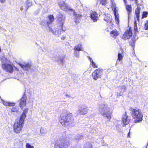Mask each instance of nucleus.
Masks as SVG:
<instances>
[{
    "label": "nucleus",
    "instance_id": "0eeeda50",
    "mask_svg": "<svg viewBox=\"0 0 148 148\" xmlns=\"http://www.w3.org/2000/svg\"><path fill=\"white\" fill-rule=\"evenodd\" d=\"M132 35V29L130 27L128 29H127L123 34L122 38L124 40H128L130 39Z\"/></svg>",
    "mask_w": 148,
    "mask_h": 148
},
{
    "label": "nucleus",
    "instance_id": "9b49d317",
    "mask_svg": "<svg viewBox=\"0 0 148 148\" xmlns=\"http://www.w3.org/2000/svg\"><path fill=\"white\" fill-rule=\"evenodd\" d=\"M18 64L24 70L26 71L28 70L29 69H30L31 66V64L29 63H25L23 64L19 63Z\"/></svg>",
    "mask_w": 148,
    "mask_h": 148
},
{
    "label": "nucleus",
    "instance_id": "c9c22d12",
    "mask_svg": "<svg viewBox=\"0 0 148 148\" xmlns=\"http://www.w3.org/2000/svg\"><path fill=\"white\" fill-rule=\"evenodd\" d=\"M126 89V86L125 85H123L121 86V90H123L124 91Z\"/></svg>",
    "mask_w": 148,
    "mask_h": 148
},
{
    "label": "nucleus",
    "instance_id": "dca6fc26",
    "mask_svg": "<svg viewBox=\"0 0 148 148\" xmlns=\"http://www.w3.org/2000/svg\"><path fill=\"white\" fill-rule=\"evenodd\" d=\"M140 11V7H137L135 10V15L138 22L139 21V16Z\"/></svg>",
    "mask_w": 148,
    "mask_h": 148
},
{
    "label": "nucleus",
    "instance_id": "a211bd4d",
    "mask_svg": "<svg viewBox=\"0 0 148 148\" xmlns=\"http://www.w3.org/2000/svg\"><path fill=\"white\" fill-rule=\"evenodd\" d=\"M28 111V109L27 108H26L24 109L23 110V112L21 114L20 118L24 120L25 119L26 117V114H27Z\"/></svg>",
    "mask_w": 148,
    "mask_h": 148
},
{
    "label": "nucleus",
    "instance_id": "20e7f679",
    "mask_svg": "<svg viewBox=\"0 0 148 148\" xmlns=\"http://www.w3.org/2000/svg\"><path fill=\"white\" fill-rule=\"evenodd\" d=\"M64 138H60L59 141L56 142L54 145L53 148H66L70 145L69 141L65 142Z\"/></svg>",
    "mask_w": 148,
    "mask_h": 148
},
{
    "label": "nucleus",
    "instance_id": "58836bf2",
    "mask_svg": "<svg viewBox=\"0 0 148 148\" xmlns=\"http://www.w3.org/2000/svg\"><path fill=\"white\" fill-rule=\"evenodd\" d=\"M66 38V37L65 36H63L61 38V39L62 40H64Z\"/></svg>",
    "mask_w": 148,
    "mask_h": 148
},
{
    "label": "nucleus",
    "instance_id": "bb28decb",
    "mask_svg": "<svg viewBox=\"0 0 148 148\" xmlns=\"http://www.w3.org/2000/svg\"><path fill=\"white\" fill-rule=\"evenodd\" d=\"M18 108L17 106H16L14 107H13L11 110V112H17L18 111Z\"/></svg>",
    "mask_w": 148,
    "mask_h": 148
},
{
    "label": "nucleus",
    "instance_id": "4468645a",
    "mask_svg": "<svg viewBox=\"0 0 148 148\" xmlns=\"http://www.w3.org/2000/svg\"><path fill=\"white\" fill-rule=\"evenodd\" d=\"M59 6L61 9L64 11H66L69 10L68 5L64 2L60 4Z\"/></svg>",
    "mask_w": 148,
    "mask_h": 148
},
{
    "label": "nucleus",
    "instance_id": "1a4fd4ad",
    "mask_svg": "<svg viewBox=\"0 0 148 148\" xmlns=\"http://www.w3.org/2000/svg\"><path fill=\"white\" fill-rule=\"evenodd\" d=\"M2 66L3 69L7 72L11 73L13 71V68L11 64L4 63L2 64Z\"/></svg>",
    "mask_w": 148,
    "mask_h": 148
},
{
    "label": "nucleus",
    "instance_id": "7c9ffc66",
    "mask_svg": "<svg viewBox=\"0 0 148 148\" xmlns=\"http://www.w3.org/2000/svg\"><path fill=\"white\" fill-rule=\"evenodd\" d=\"M138 39V37L136 35H135L133 36L132 37L131 40L135 42L136 41V40Z\"/></svg>",
    "mask_w": 148,
    "mask_h": 148
},
{
    "label": "nucleus",
    "instance_id": "2f4dec72",
    "mask_svg": "<svg viewBox=\"0 0 148 148\" xmlns=\"http://www.w3.org/2000/svg\"><path fill=\"white\" fill-rule=\"evenodd\" d=\"M144 29L145 30L148 29V21H147L146 23L144 24Z\"/></svg>",
    "mask_w": 148,
    "mask_h": 148
},
{
    "label": "nucleus",
    "instance_id": "39448f33",
    "mask_svg": "<svg viewBox=\"0 0 148 148\" xmlns=\"http://www.w3.org/2000/svg\"><path fill=\"white\" fill-rule=\"evenodd\" d=\"M65 19V17L62 14H59L57 17L58 21L59 23L60 24V28L58 29V31L57 32L59 34H61V32L59 33V31L60 32L61 31L62 32H64L66 30V29H63V28Z\"/></svg>",
    "mask_w": 148,
    "mask_h": 148
},
{
    "label": "nucleus",
    "instance_id": "6e6552de",
    "mask_svg": "<svg viewBox=\"0 0 148 148\" xmlns=\"http://www.w3.org/2000/svg\"><path fill=\"white\" fill-rule=\"evenodd\" d=\"M27 95L25 92L23 94L22 97L19 100V106L21 110L26 105Z\"/></svg>",
    "mask_w": 148,
    "mask_h": 148
},
{
    "label": "nucleus",
    "instance_id": "423d86ee",
    "mask_svg": "<svg viewBox=\"0 0 148 148\" xmlns=\"http://www.w3.org/2000/svg\"><path fill=\"white\" fill-rule=\"evenodd\" d=\"M103 70L100 68L96 69L92 73V76L95 80H97L98 78H101L103 74Z\"/></svg>",
    "mask_w": 148,
    "mask_h": 148
},
{
    "label": "nucleus",
    "instance_id": "393cba45",
    "mask_svg": "<svg viewBox=\"0 0 148 148\" xmlns=\"http://www.w3.org/2000/svg\"><path fill=\"white\" fill-rule=\"evenodd\" d=\"M98 1L99 2L100 4L103 5L105 6L108 3L107 0H97V2Z\"/></svg>",
    "mask_w": 148,
    "mask_h": 148
},
{
    "label": "nucleus",
    "instance_id": "c85d7f7f",
    "mask_svg": "<svg viewBox=\"0 0 148 148\" xmlns=\"http://www.w3.org/2000/svg\"><path fill=\"white\" fill-rule=\"evenodd\" d=\"M148 15V12L146 11H143L142 14V18H146L147 17Z\"/></svg>",
    "mask_w": 148,
    "mask_h": 148
},
{
    "label": "nucleus",
    "instance_id": "5701e85b",
    "mask_svg": "<svg viewBox=\"0 0 148 148\" xmlns=\"http://www.w3.org/2000/svg\"><path fill=\"white\" fill-rule=\"evenodd\" d=\"M3 103L5 106H14L15 104V103L9 102L4 101H3Z\"/></svg>",
    "mask_w": 148,
    "mask_h": 148
},
{
    "label": "nucleus",
    "instance_id": "412c9836",
    "mask_svg": "<svg viewBox=\"0 0 148 148\" xmlns=\"http://www.w3.org/2000/svg\"><path fill=\"white\" fill-rule=\"evenodd\" d=\"M75 51L74 53L76 52L77 51H79L82 50V45L81 44H78L77 45L75 46L74 48Z\"/></svg>",
    "mask_w": 148,
    "mask_h": 148
},
{
    "label": "nucleus",
    "instance_id": "9d476101",
    "mask_svg": "<svg viewBox=\"0 0 148 148\" xmlns=\"http://www.w3.org/2000/svg\"><path fill=\"white\" fill-rule=\"evenodd\" d=\"M88 110V108L86 106H82L78 109V111L80 115H84L87 114Z\"/></svg>",
    "mask_w": 148,
    "mask_h": 148
},
{
    "label": "nucleus",
    "instance_id": "2eb2a0df",
    "mask_svg": "<svg viewBox=\"0 0 148 148\" xmlns=\"http://www.w3.org/2000/svg\"><path fill=\"white\" fill-rule=\"evenodd\" d=\"M129 117H129L128 116H127L126 115H124L123 117L122 120L123 123L124 125H127L129 123L130 120V119H129Z\"/></svg>",
    "mask_w": 148,
    "mask_h": 148
},
{
    "label": "nucleus",
    "instance_id": "a878e982",
    "mask_svg": "<svg viewBox=\"0 0 148 148\" xmlns=\"http://www.w3.org/2000/svg\"><path fill=\"white\" fill-rule=\"evenodd\" d=\"M90 60V62L92 66L94 68H96L98 67L97 65L96 64V63L93 61L92 60V58H90V57L88 58Z\"/></svg>",
    "mask_w": 148,
    "mask_h": 148
},
{
    "label": "nucleus",
    "instance_id": "e433bc0d",
    "mask_svg": "<svg viewBox=\"0 0 148 148\" xmlns=\"http://www.w3.org/2000/svg\"><path fill=\"white\" fill-rule=\"evenodd\" d=\"M50 30L54 34H56V31L54 32L53 30L51 28H49Z\"/></svg>",
    "mask_w": 148,
    "mask_h": 148
},
{
    "label": "nucleus",
    "instance_id": "f03ea898",
    "mask_svg": "<svg viewBox=\"0 0 148 148\" xmlns=\"http://www.w3.org/2000/svg\"><path fill=\"white\" fill-rule=\"evenodd\" d=\"M130 110L132 112V115L133 119H135V123L142 121L143 114L139 108L137 107H135L134 108L130 107Z\"/></svg>",
    "mask_w": 148,
    "mask_h": 148
},
{
    "label": "nucleus",
    "instance_id": "6ab92c4d",
    "mask_svg": "<svg viewBox=\"0 0 148 148\" xmlns=\"http://www.w3.org/2000/svg\"><path fill=\"white\" fill-rule=\"evenodd\" d=\"M49 21L47 22L48 24H51L54 20V16L53 14L49 15L48 16Z\"/></svg>",
    "mask_w": 148,
    "mask_h": 148
},
{
    "label": "nucleus",
    "instance_id": "4c0bfd02",
    "mask_svg": "<svg viewBox=\"0 0 148 148\" xmlns=\"http://www.w3.org/2000/svg\"><path fill=\"white\" fill-rule=\"evenodd\" d=\"M5 1V0H0V2L1 3H4Z\"/></svg>",
    "mask_w": 148,
    "mask_h": 148
},
{
    "label": "nucleus",
    "instance_id": "ea45409f",
    "mask_svg": "<svg viewBox=\"0 0 148 148\" xmlns=\"http://www.w3.org/2000/svg\"><path fill=\"white\" fill-rule=\"evenodd\" d=\"M123 1L125 4L127 3V0H123Z\"/></svg>",
    "mask_w": 148,
    "mask_h": 148
},
{
    "label": "nucleus",
    "instance_id": "f3484780",
    "mask_svg": "<svg viewBox=\"0 0 148 148\" xmlns=\"http://www.w3.org/2000/svg\"><path fill=\"white\" fill-rule=\"evenodd\" d=\"M113 11L114 12V15L115 16V22L116 24L118 25L119 23V14H116V11L115 8H114Z\"/></svg>",
    "mask_w": 148,
    "mask_h": 148
},
{
    "label": "nucleus",
    "instance_id": "79ce46f5",
    "mask_svg": "<svg viewBox=\"0 0 148 148\" xmlns=\"http://www.w3.org/2000/svg\"><path fill=\"white\" fill-rule=\"evenodd\" d=\"M70 10H73L72 9H70Z\"/></svg>",
    "mask_w": 148,
    "mask_h": 148
},
{
    "label": "nucleus",
    "instance_id": "b1692460",
    "mask_svg": "<svg viewBox=\"0 0 148 148\" xmlns=\"http://www.w3.org/2000/svg\"><path fill=\"white\" fill-rule=\"evenodd\" d=\"M103 19L107 23H112V21L110 17L108 16L105 15Z\"/></svg>",
    "mask_w": 148,
    "mask_h": 148
},
{
    "label": "nucleus",
    "instance_id": "4be33fe9",
    "mask_svg": "<svg viewBox=\"0 0 148 148\" xmlns=\"http://www.w3.org/2000/svg\"><path fill=\"white\" fill-rule=\"evenodd\" d=\"M126 8L127 11L128 16L129 17L132 11V7L130 5H126Z\"/></svg>",
    "mask_w": 148,
    "mask_h": 148
},
{
    "label": "nucleus",
    "instance_id": "72a5a7b5",
    "mask_svg": "<svg viewBox=\"0 0 148 148\" xmlns=\"http://www.w3.org/2000/svg\"><path fill=\"white\" fill-rule=\"evenodd\" d=\"M26 148H34L33 146L29 144L28 143H26Z\"/></svg>",
    "mask_w": 148,
    "mask_h": 148
},
{
    "label": "nucleus",
    "instance_id": "7ed1b4c3",
    "mask_svg": "<svg viewBox=\"0 0 148 148\" xmlns=\"http://www.w3.org/2000/svg\"><path fill=\"white\" fill-rule=\"evenodd\" d=\"M24 120L20 118L18 121H15L13 124V130L17 134L19 133L22 130L24 125Z\"/></svg>",
    "mask_w": 148,
    "mask_h": 148
},
{
    "label": "nucleus",
    "instance_id": "cd10ccee",
    "mask_svg": "<svg viewBox=\"0 0 148 148\" xmlns=\"http://www.w3.org/2000/svg\"><path fill=\"white\" fill-rule=\"evenodd\" d=\"M134 30L135 33L138 32V29L137 27V24L136 22V21H135L134 22Z\"/></svg>",
    "mask_w": 148,
    "mask_h": 148
},
{
    "label": "nucleus",
    "instance_id": "c756f323",
    "mask_svg": "<svg viewBox=\"0 0 148 148\" xmlns=\"http://www.w3.org/2000/svg\"><path fill=\"white\" fill-rule=\"evenodd\" d=\"M123 55L121 53H118V60L120 61L123 59Z\"/></svg>",
    "mask_w": 148,
    "mask_h": 148
},
{
    "label": "nucleus",
    "instance_id": "f704fd0d",
    "mask_svg": "<svg viewBox=\"0 0 148 148\" xmlns=\"http://www.w3.org/2000/svg\"><path fill=\"white\" fill-rule=\"evenodd\" d=\"M130 2L134 1V3L136 4L137 6L139 5V4L138 3V0H129Z\"/></svg>",
    "mask_w": 148,
    "mask_h": 148
},
{
    "label": "nucleus",
    "instance_id": "473e14b6",
    "mask_svg": "<svg viewBox=\"0 0 148 148\" xmlns=\"http://www.w3.org/2000/svg\"><path fill=\"white\" fill-rule=\"evenodd\" d=\"M135 42L132 41H130L129 42L130 45L133 47L135 46Z\"/></svg>",
    "mask_w": 148,
    "mask_h": 148
},
{
    "label": "nucleus",
    "instance_id": "aec40b11",
    "mask_svg": "<svg viewBox=\"0 0 148 148\" xmlns=\"http://www.w3.org/2000/svg\"><path fill=\"white\" fill-rule=\"evenodd\" d=\"M110 34L112 37H116L119 35V33L116 29H115L111 31Z\"/></svg>",
    "mask_w": 148,
    "mask_h": 148
},
{
    "label": "nucleus",
    "instance_id": "ddd939ff",
    "mask_svg": "<svg viewBox=\"0 0 148 148\" xmlns=\"http://www.w3.org/2000/svg\"><path fill=\"white\" fill-rule=\"evenodd\" d=\"M101 114L103 117H106L109 121L111 118L112 114L110 111H107L103 112Z\"/></svg>",
    "mask_w": 148,
    "mask_h": 148
},
{
    "label": "nucleus",
    "instance_id": "a19ab883",
    "mask_svg": "<svg viewBox=\"0 0 148 148\" xmlns=\"http://www.w3.org/2000/svg\"><path fill=\"white\" fill-rule=\"evenodd\" d=\"M129 134H130V132H129L128 133V136H129Z\"/></svg>",
    "mask_w": 148,
    "mask_h": 148
},
{
    "label": "nucleus",
    "instance_id": "f257e3e1",
    "mask_svg": "<svg viewBox=\"0 0 148 148\" xmlns=\"http://www.w3.org/2000/svg\"><path fill=\"white\" fill-rule=\"evenodd\" d=\"M73 120L72 113L64 112L61 114L59 121L62 125L64 127H67L72 123Z\"/></svg>",
    "mask_w": 148,
    "mask_h": 148
},
{
    "label": "nucleus",
    "instance_id": "f8f14e48",
    "mask_svg": "<svg viewBox=\"0 0 148 148\" xmlns=\"http://www.w3.org/2000/svg\"><path fill=\"white\" fill-rule=\"evenodd\" d=\"M90 18L93 22H97L98 18L97 14L95 12H92L90 15Z\"/></svg>",
    "mask_w": 148,
    "mask_h": 148
}]
</instances>
